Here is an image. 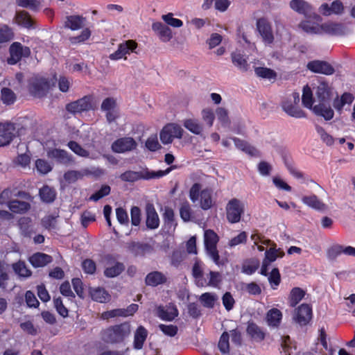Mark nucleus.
I'll list each match as a JSON object with an SVG mask.
<instances>
[{"label":"nucleus","mask_w":355,"mask_h":355,"mask_svg":"<svg viewBox=\"0 0 355 355\" xmlns=\"http://www.w3.org/2000/svg\"><path fill=\"white\" fill-rule=\"evenodd\" d=\"M152 30L157 35L159 40L164 42H169L173 37L171 28L160 21L153 23Z\"/></svg>","instance_id":"nucleus-17"},{"label":"nucleus","mask_w":355,"mask_h":355,"mask_svg":"<svg viewBox=\"0 0 355 355\" xmlns=\"http://www.w3.org/2000/svg\"><path fill=\"white\" fill-rule=\"evenodd\" d=\"M230 335L227 331H225L220 336L218 347L222 354H228L230 352Z\"/></svg>","instance_id":"nucleus-49"},{"label":"nucleus","mask_w":355,"mask_h":355,"mask_svg":"<svg viewBox=\"0 0 355 355\" xmlns=\"http://www.w3.org/2000/svg\"><path fill=\"white\" fill-rule=\"evenodd\" d=\"M18 6L37 11L40 6V0H16Z\"/></svg>","instance_id":"nucleus-48"},{"label":"nucleus","mask_w":355,"mask_h":355,"mask_svg":"<svg viewBox=\"0 0 355 355\" xmlns=\"http://www.w3.org/2000/svg\"><path fill=\"white\" fill-rule=\"evenodd\" d=\"M172 167L168 168L165 171H149L148 170L142 171L139 172H135L132 171H128L122 173L120 176L123 181L125 182H135L140 179H153L159 178L166 174L171 171Z\"/></svg>","instance_id":"nucleus-3"},{"label":"nucleus","mask_w":355,"mask_h":355,"mask_svg":"<svg viewBox=\"0 0 355 355\" xmlns=\"http://www.w3.org/2000/svg\"><path fill=\"white\" fill-rule=\"evenodd\" d=\"M313 112L318 116H322L329 121L334 117V112L330 106V103H319L313 107Z\"/></svg>","instance_id":"nucleus-22"},{"label":"nucleus","mask_w":355,"mask_h":355,"mask_svg":"<svg viewBox=\"0 0 355 355\" xmlns=\"http://www.w3.org/2000/svg\"><path fill=\"white\" fill-rule=\"evenodd\" d=\"M91 36V31L88 28L83 29L81 33L76 37H71L69 40L71 44H77L86 41Z\"/></svg>","instance_id":"nucleus-56"},{"label":"nucleus","mask_w":355,"mask_h":355,"mask_svg":"<svg viewBox=\"0 0 355 355\" xmlns=\"http://www.w3.org/2000/svg\"><path fill=\"white\" fill-rule=\"evenodd\" d=\"M54 306L58 313L62 317L68 316V309L64 306L60 297L53 299Z\"/></svg>","instance_id":"nucleus-63"},{"label":"nucleus","mask_w":355,"mask_h":355,"mask_svg":"<svg viewBox=\"0 0 355 355\" xmlns=\"http://www.w3.org/2000/svg\"><path fill=\"white\" fill-rule=\"evenodd\" d=\"M159 328L165 335L171 337L175 336L178 331V327L173 324L166 325L161 324L159 325Z\"/></svg>","instance_id":"nucleus-64"},{"label":"nucleus","mask_w":355,"mask_h":355,"mask_svg":"<svg viewBox=\"0 0 355 355\" xmlns=\"http://www.w3.org/2000/svg\"><path fill=\"white\" fill-rule=\"evenodd\" d=\"M300 94L293 92L291 96L284 98L281 104L282 110L289 116L294 118L306 117L305 112L298 106L300 103Z\"/></svg>","instance_id":"nucleus-2"},{"label":"nucleus","mask_w":355,"mask_h":355,"mask_svg":"<svg viewBox=\"0 0 355 355\" xmlns=\"http://www.w3.org/2000/svg\"><path fill=\"white\" fill-rule=\"evenodd\" d=\"M302 101L304 107L313 110V92L311 91V89L308 85L304 87L303 88Z\"/></svg>","instance_id":"nucleus-45"},{"label":"nucleus","mask_w":355,"mask_h":355,"mask_svg":"<svg viewBox=\"0 0 355 355\" xmlns=\"http://www.w3.org/2000/svg\"><path fill=\"white\" fill-rule=\"evenodd\" d=\"M128 250L135 256L144 255L146 252L150 250V245L147 243L131 241L126 243Z\"/></svg>","instance_id":"nucleus-26"},{"label":"nucleus","mask_w":355,"mask_h":355,"mask_svg":"<svg viewBox=\"0 0 355 355\" xmlns=\"http://www.w3.org/2000/svg\"><path fill=\"white\" fill-rule=\"evenodd\" d=\"M47 157L65 165L69 164L73 162L71 156L66 150L58 148L49 150L47 151Z\"/></svg>","instance_id":"nucleus-18"},{"label":"nucleus","mask_w":355,"mask_h":355,"mask_svg":"<svg viewBox=\"0 0 355 355\" xmlns=\"http://www.w3.org/2000/svg\"><path fill=\"white\" fill-rule=\"evenodd\" d=\"M255 73L257 76L267 79H275L277 76L276 73L268 68L266 67H257L255 68Z\"/></svg>","instance_id":"nucleus-50"},{"label":"nucleus","mask_w":355,"mask_h":355,"mask_svg":"<svg viewBox=\"0 0 355 355\" xmlns=\"http://www.w3.org/2000/svg\"><path fill=\"white\" fill-rule=\"evenodd\" d=\"M146 226L149 229H156L159 227V219L153 205L148 204L146 207Z\"/></svg>","instance_id":"nucleus-20"},{"label":"nucleus","mask_w":355,"mask_h":355,"mask_svg":"<svg viewBox=\"0 0 355 355\" xmlns=\"http://www.w3.org/2000/svg\"><path fill=\"white\" fill-rule=\"evenodd\" d=\"M53 261L52 257L42 252H37L29 258V261L35 268L44 267Z\"/></svg>","instance_id":"nucleus-25"},{"label":"nucleus","mask_w":355,"mask_h":355,"mask_svg":"<svg viewBox=\"0 0 355 355\" xmlns=\"http://www.w3.org/2000/svg\"><path fill=\"white\" fill-rule=\"evenodd\" d=\"M185 128L195 135H200L203 130L202 125L195 119H185L183 123Z\"/></svg>","instance_id":"nucleus-39"},{"label":"nucleus","mask_w":355,"mask_h":355,"mask_svg":"<svg viewBox=\"0 0 355 355\" xmlns=\"http://www.w3.org/2000/svg\"><path fill=\"white\" fill-rule=\"evenodd\" d=\"M199 300L205 307L211 309L214 306L215 302L218 300V297L214 293H205L200 295Z\"/></svg>","instance_id":"nucleus-44"},{"label":"nucleus","mask_w":355,"mask_h":355,"mask_svg":"<svg viewBox=\"0 0 355 355\" xmlns=\"http://www.w3.org/2000/svg\"><path fill=\"white\" fill-rule=\"evenodd\" d=\"M137 143L132 137H123L115 141L112 145L114 152L122 153L136 149Z\"/></svg>","instance_id":"nucleus-10"},{"label":"nucleus","mask_w":355,"mask_h":355,"mask_svg":"<svg viewBox=\"0 0 355 355\" xmlns=\"http://www.w3.org/2000/svg\"><path fill=\"white\" fill-rule=\"evenodd\" d=\"M321 28V34L326 33L331 36H343L348 33V28L345 24L331 21L322 24Z\"/></svg>","instance_id":"nucleus-8"},{"label":"nucleus","mask_w":355,"mask_h":355,"mask_svg":"<svg viewBox=\"0 0 355 355\" xmlns=\"http://www.w3.org/2000/svg\"><path fill=\"white\" fill-rule=\"evenodd\" d=\"M257 28L265 43L272 44L274 36L270 22L266 18H260L257 21Z\"/></svg>","instance_id":"nucleus-13"},{"label":"nucleus","mask_w":355,"mask_h":355,"mask_svg":"<svg viewBox=\"0 0 355 355\" xmlns=\"http://www.w3.org/2000/svg\"><path fill=\"white\" fill-rule=\"evenodd\" d=\"M8 207L14 213L23 214L30 209L31 205L27 202L15 200L9 202Z\"/></svg>","instance_id":"nucleus-32"},{"label":"nucleus","mask_w":355,"mask_h":355,"mask_svg":"<svg viewBox=\"0 0 355 355\" xmlns=\"http://www.w3.org/2000/svg\"><path fill=\"white\" fill-rule=\"evenodd\" d=\"M67 146L73 153L79 156L83 157H87L89 156V152L82 148L81 146H80L77 142L74 141H69Z\"/></svg>","instance_id":"nucleus-52"},{"label":"nucleus","mask_w":355,"mask_h":355,"mask_svg":"<svg viewBox=\"0 0 355 355\" xmlns=\"http://www.w3.org/2000/svg\"><path fill=\"white\" fill-rule=\"evenodd\" d=\"M167 277L159 271H153L148 273L145 278V283L147 286H157L166 283Z\"/></svg>","instance_id":"nucleus-24"},{"label":"nucleus","mask_w":355,"mask_h":355,"mask_svg":"<svg viewBox=\"0 0 355 355\" xmlns=\"http://www.w3.org/2000/svg\"><path fill=\"white\" fill-rule=\"evenodd\" d=\"M306 67L313 73H322L327 76L332 75L335 72L333 66L323 60H313L307 63Z\"/></svg>","instance_id":"nucleus-11"},{"label":"nucleus","mask_w":355,"mask_h":355,"mask_svg":"<svg viewBox=\"0 0 355 355\" xmlns=\"http://www.w3.org/2000/svg\"><path fill=\"white\" fill-rule=\"evenodd\" d=\"M86 23V18L80 15H70L66 17L64 27L72 31L79 30L83 28Z\"/></svg>","instance_id":"nucleus-23"},{"label":"nucleus","mask_w":355,"mask_h":355,"mask_svg":"<svg viewBox=\"0 0 355 355\" xmlns=\"http://www.w3.org/2000/svg\"><path fill=\"white\" fill-rule=\"evenodd\" d=\"M212 206L211 191L206 189L200 192V207L207 210Z\"/></svg>","instance_id":"nucleus-42"},{"label":"nucleus","mask_w":355,"mask_h":355,"mask_svg":"<svg viewBox=\"0 0 355 355\" xmlns=\"http://www.w3.org/2000/svg\"><path fill=\"white\" fill-rule=\"evenodd\" d=\"M147 336L148 331L146 329L141 325L139 326L134 335V348L136 349H142Z\"/></svg>","instance_id":"nucleus-27"},{"label":"nucleus","mask_w":355,"mask_h":355,"mask_svg":"<svg viewBox=\"0 0 355 355\" xmlns=\"http://www.w3.org/2000/svg\"><path fill=\"white\" fill-rule=\"evenodd\" d=\"M247 333L252 338L257 341H261L264 339L265 334L254 322H249L247 327Z\"/></svg>","instance_id":"nucleus-37"},{"label":"nucleus","mask_w":355,"mask_h":355,"mask_svg":"<svg viewBox=\"0 0 355 355\" xmlns=\"http://www.w3.org/2000/svg\"><path fill=\"white\" fill-rule=\"evenodd\" d=\"M15 137V126L12 123H0V147L8 145Z\"/></svg>","instance_id":"nucleus-14"},{"label":"nucleus","mask_w":355,"mask_h":355,"mask_svg":"<svg viewBox=\"0 0 355 355\" xmlns=\"http://www.w3.org/2000/svg\"><path fill=\"white\" fill-rule=\"evenodd\" d=\"M110 190L111 189L110 186L103 185L101 187L100 190H98L89 197V200L96 202L101 198H103L104 196L109 195L110 193Z\"/></svg>","instance_id":"nucleus-54"},{"label":"nucleus","mask_w":355,"mask_h":355,"mask_svg":"<svg viewBox=\"0 0 355 355\" xmlns=\"http://www.w3.org/2000/svg\"><path fill=\"white\" fill-rule=\"evenodd\" d=\"M302 200L305 205L317 210H324L327 208L325 204L321 202L315 195L304 196Z\"/></svg>","instance_id":"nucleus-35"},{"label":"nucleus","mask_w":355,"mask_h":355,"mask_svg":"<svg viewBox=\"0 0 355 355\" xmlns=\"http://www.w3.org/2000/svg\"><path fill=\"white\" fill-rule=\"evenodd\" d=\"M232 62L235 67L242 71H246L248 69L247 60L239 52H233L231 54Z\"/></svg>","instance_id":"nucleus-36"},{"label":"nucleus","mask_w":355,"mask_h":355,"mask_svg":"<svg viewBox=\"0 0 355 355\" xmlns=\"http://www.w3.org/2000/svg\"><path fill=\"white\" fill-rule=\"evenodd\" d=\"M131 326L128 322L110 326L103 329L101 333L102 340L110 344L123 343L130 334Z\"/></svg>","instance_id":"nucleus-1"},{"label":"nucleus","mask_w":355,"mask_h":355,"mask_svg":"<svg viewBox=\"0 0 355 355\" xmlns=\"http://www.w3.org/2000/svg\"><path fill=\"white\" fill-rule=\"evenodd\" d=\"M16 22L25 28H33V21L31 19L29 14L26 11L17 12L15 15Z\"/></svg>","instance_id":"nucleus-34"},{"label":"nucleus","mask_w":355,"mask_h":355,"mask_svg":"<svg viewBox=\"0 0 355 355\" xmlns=\"http://www.w3.org/2000/svg\"><path fill=\"white\" fill-rule=\"evenodd\" d=\"M137 46V44L133 40H127L123 43L119 45V48L122 51L121 53L125 56L126 54H130Z\"/></svg>","instance_id":"nucleus-53"},{"label":"nucleus","mask_w":355,"mask_h":355,"mask_svg":"<svg viewBox=\"0 0 355 355\" xmlns=\"http://www.w3.org/2000/svg\"><path fill=\"white\" fill-rule=\"evenodd\" d=\"M218 119L223 126H227L230 124L227 110L223 107H218L216 110Z\"/></svg>","instance_id":"nucleus-61"},{"label":"nucleus","mask_w":355,"mask_h":355,"mask_svg":"<svg viewBox=\"0 0 355 355\" xmlns=\"http://www.w3.org/2000/svg\"><path fill=\"white\" fill-rule=\"evenodd\" d=\"M9 51L10 54V58L8 59L9 64H16L21 59L22 55L21 51H22V45L20 43L14 42L12 44Z\"/></svg>","instance_id":"nucleus-30"},{"label":"nucleus","mask_w":355,"mask_h":355,"mask_svg":"<svg viewBox=\"0 0 355 355\" xmlns=\"http://www.w3.org/2000/svg\"><path fill=\"white\" fill-rule=\"evenodd\" d=\"M305 291L299 287L293 288L289 295V303L292 307L295 306L304 297Z\"/></svg>","instance_id":"nucleus-38"},{"label":"nucleus","mask_w":355,"mask_h":355,"mask_svg":"<svg viewBox=\"0 0 355 355\" xmlns=\"http://www.w3.org/2000/svg\"><path fill=\"white\" fill-rule=\"evenodd\" d=\"M232 140L234 141L235 146L239 150L248 153L250 155H255L257 151L256 148L251 146L248 142L244 140L240 139L236 137H233Z\"/></svg>","instance_id":"nucleus-41"},{"label":"nucleus","mask_w":355,"mask_h":355,"mask_svg":"<svg viewBox=\"0 0 355 355\" xmlns=\"http://www.w3.org/2000/svg\"><path fill=\"white\" fill-rule=\"evenodd\" d=\"M82 267L85 272L90 275L94 274L96 269V263L90 259L84 260L82 263Z\"/></svg>","instance_id":"nucleus-62"},{"label":"nucleus","mask_w":355,"mask_h":355,"mask_svg":"<svg viewBox=\"0 0 355 355\" xmlns=\"http://www.w3.org/2000/svg\"><path fill=\"white\" fill-rule=\"evenodd\" d=\"M312 317V309L307 304H301L295 310L294 320L300 325H306Z\"/></svg>","instance_id":"nucleus-15"},{"label":"nucleus","mask_w":355,"mask_h":355,"mask_svg":"<svg viewBox=\"0 0 355 355\" xmlns=\"http://www.w3.org/2000/svg\"><path fill=\"white\" fill-rule=\"evenodd\" d=\"M84 175L80 171H68L64 174V180L69 183L75 182L76 180L82 178Z\"/></svg>","instance_id":"nucleus-55"},{"label":"nucleus","mask_w":355,"mask_h":355,"mask_svg":"<svg viewBox=\"0 0 355 355\" xmlns=\"http://www.w3.org/2000/svg\"><path fill=\"white\" fill-rule=\"evenodd\" d=\"M218 241V235L211 230L205 232V245L208 255L213 259L215 263L219 264L220 257L216 249Z\"/></svg>","instance_id":"nucleus-5"},{"label":"nucleus","mask_w":355,"mask_h":355,"mask_svg":"<svg viewBox=\"0 0 355 355\" xmlns=\"http://www.w3.org/2000/svg\"><path fill=\"white\" fill-rule=\"evenodd\" d=\"M289 6L295 12L305 17H311L313 14L312 6L304 0H291Z\"/></svg>","instance_id":"nucleus-16"},{"label":"nucleus","mask_w":355,"mask_h":355,"mask_svg":"<svg viewBox=\"0 0 355 355\" xmlns=\"http://www.w3.org/2000/svg\"><path fill=\"white\" fill-rule=\"evenodd\" d=\"M318 10L323 16L341 15L344 13L345 6L340 0H335L330 5L322 3Z\"/></svg>","instance_id":"nucleus-12"},{"label":"nucleus","mask_w":355,"mask_h":355,"mask_svg":"<svg viewBox=\"0 0 355 355\" xmlns=\"http://www.w3.org/2000/svg\"><path fill=\"white\" fill-rule=\"evenodd\" d=\"M257 169L259 173L263 176H269L272 170V166L266 161H261L258 164Z\"/></svg>","instance_id":"nucleus-58"},{"label":"nucleus","mask_w":355,"mask_h":355,"mask_svg":"<svg viewBox=\"0 0 355 355\" xmlns=\"http://www.w3.org/2000/svg\"><path fill=\"white\" fill-rule=\"evenodd\" d=\"M37 170L42 174H46L52 169L51 165L45 160L38 159L35 162Z\"/></svg>","instance_id":"nucleus-60"},{"label":"nucleus","mask_w":355,"mask_h":355,"mask_svg":"<svg viewBox=\"0 0 355 355\" xmlns=\"http://www.w3.org/2000/svg\"><path fill=\"white\" fill-rule=\"evenodd\" d=\"M202 119L208 127L210 128L213 125L215 116L211 110L204 109L202 111Z\"/></svg>","instance_id":"nucleus-59"},{"label":"nucleus","mask_w":355,"mask_h":355,"mask_svg":"<svg viewBox=\"0 0 355 355\" xmlns=\"http://www.w3.org/2000/svg\"><path fill=\"white\" fill-rule=\"evenodd\" d=\"M125 270V266L123 263L116 262L114 266L107 267L104 270V275L107 277H115L119 275Z\"/></svg>","instance_id":"nucleus-43"},{"label":"nucleus","mask_w":355,"mask_h":355,"mask_svg":"<svg viewBox=\"0 0 355 355\" xmlns=\"http://www.w3.org/2000/svg\"><path fill=\"white\" fill-rule=\"evenodd\" d=\"M225 210L227 220L230 223H236L241 220V216L245 212V205L241 200L234 198L227 202Z\"/></svg>","instance_id":"nucleus-4"},{"label":"nucleus","mask_w":355,"mask_h":355,"mask_svg":"<svg viewBox=\"0 0 355 355\" xmlns=\"http://www.w3.org/2000/svg\"><path fill=\"white\" fill-rule=\"evenodd\" d=\"M12 268L16 274L23 277H28L31 275V271L27 268L24 261H19L12 264Z\"/></svg>","instance_id":"nucleus-46"},{"label":"nucleus","mask_w":355,"mask_h":355,"mask_svg":"<svg viewBox=\"0 0 355 355\" xmlns=\"http://www.w3.org/2000/svg\"><path fill=\"white\" fill-rule=\"evenodd\" d=\"M39 194L41 200L46 203L53 202L56 197V192L55 189L45 185L40 189Z\"/></svg>","instance_id":"nucleus-33"},{"label":"nucleus","mask_w":355,"mask_h":355,"mask_svg":"<svg viewBox=\"0 0 355 355\" xmlns=\"http://www.w3.org/2000/svg\"><path fill=\"white\" fill-rule=\"evenodd\" d=\"M299 26L309 34H321V25H318L310 21H302L299 24Z\"/></svg>","instance_id":"nucleus-40"},{"label":"nucleus","mask_w":355,"mask_h":355,"mask_svg":"<svg viewBox=\"0 0 355 355\" xmlns=\"http://www.w3.org/2000/svg\"><path fill=\"white\" fill-rule=\"evenodd\" d=\"M14 38V33L7 25L0 27V43H6Z\"/></svg>","instance_id":"nucleus-47"},{"label":"nucleus","mask_w":355,"mask_h":355,"mask_svg":"<svg viewBox=\"0 0 355 355\" xmlns=\"http://www.w3.org/2000/svg\"><path fill=\"white\" fill-rule=\"evenodd\" d=\"M92 97L91 96H85L77 101L67 104L66 110L73 114L89 111L92 109Z\"/></svg>","instance_id":"nucleus-7"},{"label":"nucleus","mask_w":355,"mask_h":355,"mask_svg":"<svg viewBox=\"0 0 355 355\" xmlns=\"http://www.w3.org/2000/svg\"><path fill=\"white\" fill-rule=\"evenodd\" d=\"M116 216L119 223L121 225H128L129 223V217L127 211L122 207L116 209Z\"/></svg>","instance_id":"nucleus-57"},{"label":"nucleus","mask_w":355,"mask_h":355,"mask_svg":"<svg viewBox=\"0 0 355 355\" xmlns=\"http://www.w3.org/2000/svg\"><path fill=\"white\" fill-rule=\"evenodd\" d=\"M282 318V312L276 308L269 310L266 314L268 324L272 327H277L279 325Z\"/></svg>","instance_id":"nucleus-29"},{"label":"nucleus","mask_w":355,"mask_h":355,"mask_svg":"<svg viewBox=\"0 0 355 355\" xmlns=\"http://www.w3.org/2000/svg\"><path fill=\"white\" fill-rule=\"evenodd\" d=\"M0 99L4 105H10L16 101L17 96L11 89L3 87L1 89Z\"/></svg>","instance_id":"nucleus-31"},{"label":"nucleus","mask_w":355,"mask_h":355,"mask_svg":"<svg viewBox=\"0 0 355 355\" xmlns=\"http://www.w3.org/2000/svg\"><path fill=\"white\" fill-rule=\"evenodd\" d=\"M50 88V83L47 79L44 78H35L30 86L31 94L37 98L45 96Z\"/></svg>","instance_id":"nucleus-9"},{"label":"nucleus","mask_w":355,"mask_h":355,"mask_svg":"<svg viewBox=\"0 0 355 355\" xmlns=\"http://www.w3.org/2000/svg\"><path fill=\"white\" fill-rule=\"evenodd\" d=\"M315 94L319 103H330L332 96V92L327 83H320L316 88Z\"/></svg>","instance_id":"nucleus-19"},{"label":"nucleus","mask_w":355,"mask_h":355,"mask_svg":"<svg viewBox=\"0 0 355 355\" xmlns=\"http://www.w3.org/2000/svg\"><path fill=\"white\" fill-rule=\"evenodd\" d=\"M90 295L93 300L100 303H106L111 300V295L107 291L100 287L91 289Z\"/></svg>","instance_id":"nucleus-28"},{"label":"nucleus","mask_w":355,"mask_h":355,"mask_svg":"<svg viewBox=\"0 0 355 355\" xmlns=\"http://www.w3.org/2000/svg\"><path fill=\"white\" fill-rule=\"evenodd\" d=\"M178 315V310L174 306H159L157 309V315L163 320L172 321Z\"/></svg>","instance_id":"nucleus-21"},{"label":"nucleus","mask_w":355,"mask_h":355,"mask_svg":"<svg viewBox=\"0 0 355 355\" xmlns=\"http://www.w3.org/2000/svg\"><path fill=\"white\" fill-rule=\"evenodd\" d=\"M162 19L163 21L167 24L174 28L181 27L183 24L182 21L179 19L173 17V14L169 12L166 15H163L162 16Z\"/></svg>","instance_id":"nucleus-51"},{"label":"nucleus","mask_w":355,"mask_h":355,"mask_svg":"<svg viewBox=\"0 0 355 355\" xmlns=\"http://www.w3.org/2000/svg\"><path fill=\"white\" fill-rule=\"evenodd\" d=\"M183 129L178 125L170 123L162 130L159 137L164 144H171L174 138L180 139L182 137Z\"/></svg>","instance_id":"nucleus-6"}]
</instances>
